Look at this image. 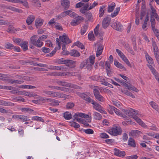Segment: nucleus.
I'll return each instance as SVG.
<instances>
[{"mask_svg": "<svg viewBox=\"0 0 159 159\" xmlns=\"http://www.w3.org/2000/svg\"><path fill=\"white\" fill-rule=\"evenodd\" d=\"M131 111L127 110L125 111V114L128 116H132L136 122L142 127L146 128L147 125L144 123L139 117H138L137 115L138 114V111L135 110H132Z\"/></svg>", "mask_w": 159, "mask_h": 159, "instance_id": "obj_1", "label": "nucleus"}, {"mask_svg": "<svg viewBox=\"0 0 159 159\" xmlns=\"http://www.w3.org/2000/svg\"><path fill=\"white\" fill-rule=\"evenodd\" d=\"M122 131L121 127L119 125H115L109 130L108 132L113 136H116L121 134L122 133Z\"/></svg>", "mask_w": 159, "mask_h": 159, "instance_id": "obj_2", "label": "nucleus"}, {"mask_svg": "<svg viewBox=\"0 0 159 159\" xmlns=\"http://www.w3.org/2000/svg\"><path fill=\"white\" fill-rule=\"evenodd\" d=\"M60 40L64 44H69L71 42V41L69 39L68 36L66 35L61 36L59 37V38H57L56 39V43L58 45L59 49H60L61 47V44L60 42Z\"/></svg>", "mask_w": 159, "mask_h": 159, "instance_id": "obj_3", "label": "nucleus"}, {"mask_svg": "<svg viewBox=\"0 0 159 159\" xmlns=\"http://www.w3.org/2000/svg\"><path fill=\"white\" fill-rule=\"evenodd\" d=\"M93 92L95 99L98 101L103 102L105 101V98L100 94L98 89H94Z\"/></svg>", "mask_w": 159, "mask_h": 159, "instance_id": "obj_4", "label": "nucleus"}, {"mask_svg": "<svg viewBox=\"0 0 159 159\" xmlns=\"http://www.w3.org/2000/svg\"><path fill=\"white\" fill-rule=\"evenodd\" d=\"M91 103L93 105V108L95 109L96 110L101 113H106L105 111L104 110L103 108L101 106L94 100H93Z\"/></svg>", "mask_w": 159, "mask_h": 159, "instance_id": "obj_5", "label": "nucleus"}, {"mask_svg": "<svg viewBox=\"0 0 159 159\" xmlns=\"http://www.w3.org/2000/svg\"><path fill=\"white\" fill-rule=\"evenodd\" d=\"M76 94L78 96L88 102L91 103L93 100L90 97L84 93L77 92Z\"/></svg>", "mask_w": 159, "mask_h": 159, "instance_id": "obj_6", "label": "nucleus"}, {"mask_svg": "<svg viewBox=\"0 0 159 159\" xmlns=\"http://www.w3.org/2000/svg\"><path fill=\"white\" fill-rule=\"evenodd\" d=\"M111 27L113 29L119 31H122L123 29L122 25L119 22L117 21L112 22Z\"/></svg>", "mask_w": 159, "mask_h": 159, "instance_id": "obj_7", "label": "nucleus"}, {"mask_svg": "<svg viewBox=\"0 0 159 159\" xmlns=\"http://www.w3.org/2000/svg\"><path fill=\"white\" fill-rule=\"evenodd\" d=\"M111 19L110 17L107 16L103 20L102 26L103 28H106L109 25Z\"/></svg>", "mask_w": 159, "mask_h": 159, "instance_id": "obj_8", "label": "nucleus"}, {"mask_svg": "<svg viewBox=\"0 0 159 159\" xmlns=\"http://www.w3.org/2000/svg\"><path fill=\"white\" fill-rule=\"evenodd\" d=\"M61 4L65 10H67L69 7L70 2L69 0H61Z\"/></svg>", "mask_w": 159, "mask_h": 159, "instance_id": "obj_9", "label": "nucleus"}, {"mask_svg": "<svg viewBox=\"0 0 159 159\" xmlns=\"http://www.w3.org/2000/svg\"><path fill=\"white\" fill-rule=\"evenodd\" d=\"M150 21L151 22L152 29L154 33H155L156 31H159L158 30L156 29L155 28L156 25L155 20V19L152 16L151 17Z\"/></svg>", "mask_w": 159, "mask_h": 159, "instance_id": "obj_10", "label": "nucleus"}, {"mask_svg": "<svg viewBox=\"0 0 159 159\" xmlns=\"http://www.w3.org/2000/svg\"><path fill=\"white\" fill-rule=\"evenodd\" d=\"M114 154L115 155L119 157H123L125 155V153L124 151H120L118 149H114Z\"/></svg>", "mask_w": 159, "mask_h": 159, "instance_id": "obj_11", "label": "nucleus"}, {"mask_svg": "<svg viewBox=\"0 0 159 159\" xmlns=\"http://www.w3.org/2000/svg\"><path fill=\"white\" fill-rule=\"evenodd\" d=\"M103 47L102 44H99L98 46L97 51L96 55L97 57L101 55L102 53Z\"/></svg>", "mask_w": 159, "mask_h": 159, "instance_id": "obj_12", "label": "nucleus"}, {"mask_svg": "<svg viewBox=\"0 0 159 159\" xmlns=\"http://www.w3.org/2000/svg\"><path fill=\"white\" fill-rule=\"evenodd\" d=\"M84 7L80 8V11L83 14H85L87 12V11H89L88 7H89V3H87L85 4L83 6Z\"/></svg>", "mask_w": 159, "mask_h": 159, "instance_id": "obj_13", "label": "nucleus"}, {"mask_svg": "<svg viewBox=\"0 0 159 159\" xmlns=\"http://www.w3.org/2000/svg\"><path fill=\"white\" fill-rule=\"evenodd\" d=\"M43 22V20L40 18H37L36 19L35 22L36 27L37 28H39L41 26Z\"/></svg>", "mask_w": 159, "mask_h": 159, "instance_id": "obj_14", "label": "nucleus"}, {"mask_svg": "<svg viewBox=\"0 0 159 159\" xmlns=\"http://www.w3.org/2000/svg\"><path fill=\"white\" fill-rule=\"evenodd\" d=\"M35 19V16L33 15H30L28 16L26 20V22L28 25H31Z\"/></svg>", "mask_w": 159, "mask_h": 159, "instance_id": "obj_15", "label": "nucleus"}, {"mask_svg": "<svg viewBox=\"0 0 159 159\" xmlns=\"http://www.w3.org/2000/svg\"><path fill=\"white\" fill-rule=\"evenodd\" d=\"M116 7V4L114 2H112L108 5L107 11L108 12H111L114 10Z\"/></svg>", "mask_w": 159, "mask_h": 159, "instance_id": "obj_16", "label": "nucleus"}, {"mask_svg": "<svg viewBox=\"0 0 159 159\" xmlns=\"http://www.w3.org/2000/svg\"><path fill=\"white\" fill-rule=\"evenodd\" d=\"M128 145L132 147H135L136 144L135 141L133 138L131 137L129 138Z\"/></svg>", "mask_w": 159, "mask_h": 159, "instance_id": "obj_17", "label": "nucleus"}, {"mask_svg": "<svg viewBox=\"0 0 159 159\" xmlns=\"http://www.w3.org/2000/svg\"><path fill=\"white\" fill-rule=\"evenodd\" d=\"M8 9L11 10L13 11H15L20 13H22L23 12V11L22 10L19 9L14 7H12L10 6H8Z\"/></svg>", "mask_w": 159, "mask_h": 159, "instance_id": "obj_18", "label": "nucleus"}, {"mask_svg": "<svg viewBox=\"0 0 159 159\" xmlns=\"http://www.w3.org/2000/svg\"><path fill=\"white\" fill-rule=\"evenodd\" d=\"M110 108L112 110H113L115 113L117 115L119 116L122 115V112L121 111L117 109L116 108L110 105Z\"/></svg>", "mask_w": 159, "mask_h": 159, "instance_id": "obj_19", "label": "nucleus"}, {"mask_svg": "<svg viewBox=\"0 0 159 159\" xmlns=\"http://www.w3.org/2000/svg\"><path fill=\"white\" fill-rule=\"evenodd\" d=\"M28 43L27 41L24 40L20 45L24 51H26L28 49Z\"/></svg>", "mask_w": 159, "mask_h": 159, "instance_id": "obj_20", "label": "nucleus"}, {"mask_svg": "<svg viewBox=\"0 0 159 159\" xmlns=\"http://www.w3.org/2000/svg\"><path fill=\"white\" fill-rule=\"evenodd\" d=\"M93 116L94 118L96 120H100L102 119V116L101 115L96 112H93Z\"/></svg>", "mask_w": 159, "mask_h": 159, "instance_id": "obj_21", "label": "nucleus"}, {"mask_svg": "<svg viewBox=\"0 0 159 159\" xmlns=\"http://www.w3.org/2000/svg\"><path fill=\"white\" fill-rule=\"evenodd\" d=\"M114 65L118 68H119L123 69L124 70H126L125 68L124 67V66L121 64L120 63H119L118 61H117L114 60Z\"/></svg>", "mask_w": 159, "mask_h": 159, "instance_id": "obj_22", "label": "nucleus"}, {"mask_svg": "<svg viewBox=\"0 0 159 159\" xmlns=\"http://www.w3.org/2000/svg\"><path fill=\"white\" fill-rule=\"evenodd\" d=\"M149 104L153 109L159 113V108L158 107L157 105L155 102L153 101L150 102H149Z\"/></svg>", "mask_w": 159, "mask_h": 159, "instance_id": "obj_23", "label": "nucleus"}, {"mask_svg": "<svg viewBox=\"0 0 159 159\" xmlns=\"http://www.w3.org/2000/svg\"><path fill=\"white\" fill-rule=\"evenodd\" d=\"M13 41L14 42L17 44L19 45L20 46L22 43L23 42V41L24 40L23 39L20 38H13Z\"/></svg>", "mask_w": 159, "mask_h": 159, "instance_id": "obj_24", "label": "nucleus"}, {"mask_svg": "<svg viewBox=\"0 0 159 159\" xmlns=\"http://www.w3.org/2000/svg\"><path fill=\"white\" fill-rule=\"evenodd\" d=\"M70 54L71 56L74 57H78L80 55V53L76 50H72L70 52Z\"/></svg>", "mask_w": 159, "mask_h": 159, "instance_id": "obj_25", "label": "nucleus"}, {"mask_svg": "<svg viewBox=\"0 0 159 159\" xmlns=\"http://www.w3.org/2000/svg\"><path fill=\"white\" fill-rule=\"evenodd\" d=\"M145 57L147 61L149 64H151V65L154 64L153 59L147 53L146 54Z\"/></svg>", "mask_w": 159, "mask_h": 159, "instance_id": "obj_26", "label": "nucleus"}, {"mask_svg": "<svg viewBox=\"0 0 159 159\" xmlns=\"http://www.w3.org/2000/svg\"><path fill=\"white\" fill-rule=\"evenodd\" d=\"M63 117L65 119L69 120L72 118V115L71 113L66 111L64 113Z\"/></svg>", "mask_w": 159, "mask_h": 159, "instance_id": "obj_27", "label": "nucleus"}, {"mask_svg": "<svg viewBox=\"0 0 159 159\" xmlns=\"http://www.w3.org/2000/svg\"><path fill=\"white\" fill-rule=\"evenodd\" d=\"M105 7L104 5H102L100 7L99 13V17H101L103 15Z\"/></svg>", "mask_w": 159, "mask_h": 159, "instance_id": "obj_28", "label": "nucleus"}, {"mask_svg": "<svg viewBox=\"0 0 159 159\" xmlns=\"http://www.w3.org/2000/svg\"><path fill=\"white\" fill-rule=\"evenodd\" d=\"M128 89L129 90H132L136 92H138L139 90L133 85L129 84L127 87Z\"/></svg>", "mask_w": 159, "mask_h": 159, "instance_id": "obj_29", "label": "nucleus"}, {"mask_svg": "<svg viewBox=\"0 0 159 159\" xmlns=\"http://www.w3.org/2000/svg\"><path fill=\"white\" fill-rule=\"evenodd\" d=\"M4 46L6 48L9 49H12L14 48V45L9 42L5 43Z\"/></svg>", "mask_w": 159, "mask_h": 159, "instance_id": "obj_30", "label": "nucleus"}, {"mask_svg": "<svg viewBox=\"0 0 159 159\" xmlns=\"http://www.w3.org/2000/svg\"><path fill=\"white\" fill-rule=\"evenodd\" d=\"M86 16V18L89 21H91L93 19V17L92 14L91 12H89L86 13L85 14H84Z\"/></svg>", "mask_w": 159, "mask_h": 159, "instance_id": "obj_31", "label": "nucleus"}, {"mask_svg": "<svg viewBox=\"0 0 159 159\" xmlns=\"http://www.w3.org/2000/svg\"><path fill=\"white\" fill-rule=\"evenodd\" d=\"M120 10V7H117L116 8L115 11L114 12L111 13V16L112 17H114L116 16Z\"/></svg>", "mask_w": 159, "mask_h": 159, "instance_id": "obj_32", "label": "nucleus"}, {"mask_svg": "<svg viewBox=\"0 0 159 159\" xmlns=\"http://www.w3.org/2000/svg\"><path fill=\"white\" fill-rule=\"evenodd\" d=\"M88 28V25H85L83 26L81 30V34L82 35H83L85 33Z\"/></svg>", "mask_w": 159, "mask_h": 159, "instance_id": "obj_33", "label": "nucleus"}, {"mask_svg": "<svg viewBox=\"0 0 159 159\" xmlns=\"http://www.w3.org/2000/svg\"><path fill=\"white\" fill-rule=\"evenodd\" d=\"M37 36L36 35H34L32 36L30 38V43H31L34 45V44H35L37 41Z\"/></svg>", "mask_w": 159, "mask_h": 159, "instance_id": "obj_34", "label": "nucleus"}, {"mask_svg": "<svg viewBox=\"0 0 159 159\" xmlns=\"http://www.w3.org/2000/svg\"><path fill=\"white\" fill-rule=\"evenodd\" d=\"M32 120H34L41 121L42 122H44V119L42 117L37 116H34L32 118Z\"/></svg>", "mask_w": 159, "mask_h": 159, "instance_id": "obj_35", "label": "nucleus"}, {"mask_svg": "<svg viewBox=\"0 0 159 159\" xmlns=\"http://www.w3.org/2000/svg\"><path fill=\"white\" fill-rule=\"evenodd\" d=\"M41 41V40H40L39 39H38L36 41L34 46L38 48L41 47L43 45V42Z\"/></svg>", "mask_w": 159, "mask_h": 159, "instance_id": "obj_36", "label": "nucleus"}, {"mask_svg": "<svg viewBox=\"0 0 159 159\" xmlns=\"http://www.w3.org/2000/svg\"><path fill=\"white\" fill-rule=\"evenodd\" d=\"M82 131L88 134H92L94 133L93 130L90 129H82Z\"/></svg>", "mask_w": 159, "mask_h": 159, "instance_id": "obj_37", "label": "nucleus"}, {"mask_svg": "<svg viewBox=\"0 0 159 159\" xmlns=\"http://www.w3.org/2000/svg\"><path fill=\"white\" fill-rule=\"evenodd\" d=\"M88 38L91 41H93L95 39V38L94 37V35L92 32H90L89 33L88 35Z\"/></svg>", "mask_w": 159, "mask_h": 159, "instance_id": "obj_38", "label": "nucleus"}, {"mask_svg": "<svg viewBox=\"0 0 159 159\" xmlns=\"http://www.w3.org/2000/svg\"><path fill=\"white\" fill-rule=\"evenodd\" d=\"M61 97V93H60L52 91V97L53 98H60Z\"/></svg>", "mask_w": 159, "mask_h": 159, "instance_id": "obj_39", "label": "nucleus"}, {"mask_svg": "<svg viewBox=\"0 0 159 159\" xmlns=\"http://www.w3.org/2000/svg\"><path fill=\"white\" fill-rule=\"evenodd\" d=\"M75 106V104L72 102H68L66 105V108L68 109H71Z\"/></svg>", "mask_w": 159, "mask_h": 159, "instance_id": "obj_40", "label": "nucleus"}, {"mask_svg": "<svg viewBox=\"0 0 159 159\" xmlns=\"http://www.w3.org/2000/svg\"><path fill=\"white\" fill-rule=\"evenodd\" d=\"M87 60L90 62L91 64H93L94 62L95 57L93 55L91 56Z\"/></svg>", "mask_w": 159, "mask_h": 159, "instance_id": "obj_41", "label": "nucleus"}, {"mask_svg": "<svg viewBox=\"0 0 159 159\" xmlns=\"http://www.w3.org/2000/svg\"><path fill=\"white\" fill-rule=\"evenodd\" d=\"M19 119L22 120L23 121H25L29 120V117H28L24 115H20Z\"/></svg>", "mask_w": 159, "mask_h": 159, "instance_id": "obj_42", "label": "nucleus"}, {"mask_svg": "<svg viewBox=\"0 0 159 159\" xmlns=\"http://www.w3.org/2000/svg\"><path fill=\"white\" fill-rule=\"evenodd\" d=\"M31 1L34 3V5L36 7H40L41 4L39 0H31Z\"/></svg>", "mask_w": 159, "mask_h": 159, "instance_id": "obj_43", "label": "nucleus"}, {"mask_svg": "<svg viewBox=\"0 0 159 159\" xmlns=\"http://www.w3.org/2000/svg\"><path fill=\"white\" fill-rule=\"evenodd\" d=\"M152 45L154 52L158 51V48L157 46L154 41H152Z\"/></svg>", "mask_w": 159, "mask_h": 159, "instance_id": "obj_44", "label": "nucleus"}, {"mask_svg": "<svg viewBox=\"0 0 159 159\" xmlns=\"http://www.w3.org/2000/svg\"><path fill=\"white\" fill-rule=\"evenodd\" d=\"M85 63L86 67L88 69L91 70L92 68V66L93 64H91V63L87 60H84Z\"/></svg>", "mask_w": 159, "mask_h": 159, "instance_id": "obj_45", "label": "nucleus"}, {"mask_svg": "<svg viewBox=\"0 0 159 159\" xmlns=\"http://www.w3.org/2000/svg\"><path fill=\"white\" fill-rule=\"evenodd\" d=\"M91 78L92 80L97 81H101L102 79L98 75L92 76L91 77Z\"/></svg>", "mask_w": 159, "mask_h": 159, "instance_id": "obj_46", "label": "nucleus"}, {"mask_svg": "<svg viewBox=\"0 0 159 159\" xmlns=\"http://www.w3.org/2000/svg\"><path fill=\"white\" fill-rule=\"evenodd\" d=\"M112 102L114 105L118 108H119L120 107V102L119 101L116 100H113L112 101Z\"/></svg>", "mask_w": 159, "mask_h": 159, "instance_id": "obj_47", "label": "nucleus"}, {"mask_svg": "<svg viewBox=\"0 0 159 159\" xmlns=\"http://www.w3.org/2000/svg\"><path fill=\"white\" fill-rule=\"evenodd\" d=\"M43 93L48 95V96L52 97V91L45 90L43 91Z\"/></svg>", "mask_w": 159, "mask_h": 159, "instance_id": "obj_48", "label": "nucleus"}, {"mask_svg": "<svg viewBox=\"0 0 159 159\" xmlns=\"http://www.w3.org/2000/svg\"><path fill=\"white\" fill-rule=\"evenodd\" d=\"M21 111L23 112H25L26 113L28 112L29 113H31L32 111H33V110H32L31 109L29 108H22L21 109Z\"/></svg>", "mask_w": 159, "mask_h": 159, "instance_id": "obj_49", "label": "nucleus"}, {"mask_svg": "<svg viewBox=\"0 0 159 159\" xmlns=\"http://www.w3.org/2000/svg\"><path fill=\"white\" fill-rule=\"evenodd\" d=\"M75 45L77 46L78 47L83 49L84 48V46L83 44L80 42H77L75 43Z\"/></svg>", "mask_w": 159, "mask_h": 159, "instance_id": "obj_50", "label": "nucleus"}, {"mask_svg": "<svg viewBox=\"0 0 159 159\" xmlns=\"http://www.w3.org/2000/svg\"><path fill=\"white\" fill-rule=\"evenodd\" d=\"M151 9L152 10L151 16L152 17V16H154L155 15H157V13L156 10L153 7L151 6Z\"/></svg>", "mask_w": 159, "mask_h": 159, "instance_id": "obj_51", "label": "nucleus"}, {"mask_svg": "<svg viewBox=\"0 0 159 159\" xmlns=\"http://www.w3.org/2000/svg\"><path fill=\"white\" fill-rule=\"evenodd\" d=\"M20 2L19 3L23 4V5L26 8H29L28 4L26 0H23V1L20 0Z\"/></svg>", "mask_w": 159, "mask_h": 159, "instance_id": "obj_52", "label": "nucleus"}, {"mask_svg": "<svg viewBox=\"0 0 159 159\" xmlns=\"http://www.w3.org/2000/svg\"><path fill=\"white\" fill-rule=\"evenodd\" d=\"M154 54L158 64L159 65V52L157 51L154 52Z\"/></svg>", "mask_w": 159, "mask_h": 159, "instance_id": "obj_53", "label": "nucleus"}, {"mask_svg": "<svg viewBox=\"0 0 159 159\" xmlns=\"http://www.w3.org/2000/svg\"><path fill=\"white\" fill-rule=\"evenodd\" d=\"M60 103V102L59 101L53 99L52 103V105L55 106H57L59 105Z\"/></svg>", "mask_w": 159, "mask_h": 159, "instance_id": "obj_54", "label": "nucleus"}, {"mask_svg": "<svg viewBox=\"0 0 159 159\" xmlns=\"http://www.w3.org/2000/svg\"><path fill=\"white\" fill-rule=\"evenodd\" d=\"M70 87L76 89H82V88L81 87L79 86L76 84H70Z\"/></svg>", "mask_w": 159, "mask_h": 159, "instance_id": "obj_55", "label": "nucleus"}, {"mask_svg": "<svg viewBox=\"0 0 159 159\" xmlns=\"http://www.w3.org/2000/svg\"><path fill=\"white\" fill-rule=\"evenodd\" d=\"M80 23V22L77 20H73L70 22L71 25L73 26H75L78 25Z\"/></svg>", "mask_w": 159, "mask_h": 159, "instance_id": "obj_56", "label": "nucleus"}, {"mask_svg": "<svg viewBox=\"0 0 159 159\" xmlns=\"http://www.w3.org/2000/svg\"><path fill=\"white\" fill-rule=\"evenodd\" d=\"M100 136L101 138L103 139H107L109 138L108 135L106 133H101L100 134Z\"/></svg>", "mask_w": 159, "mask_h": 159, "instance_id": "obj_57", "label": "nucleus"}, {"mask_svg": "<svg viewBox=\"0 0 159 159\" xmlns=\"http://www.w3.org/2000/svg\"><path fill=\"white\" fill-rule=\"evenodd\" d=\"M34 69L35 70L39 71H48V70L46 69L38 67L34 68Z\"/></svg>", "mask_w": 159, "mask_h": 159, "instance_id": "obj_58", "label": "nucleus"}, {"mask_svg": "<svg viewBox=\"0 0 159 159\" xmlns=\"http://www.w3.org/2000/svg\"><path fill=\"white\" fill-rule=\"evenodd\" d=\"M14 106V104L12 102L8 101H5L4 106L13 107Z\"/></svg>", "mask_w": 159, "mask_h": 159, "instance_id": "obj_59", "label": "nucleus"}, {"mask_svg": "<svg viewBox=\"0 0 159 159\" xmlns=\"http://www.w3.org/2000/svg\"><path fill=\"white\" fill-rule=\"evenodd\" d=\"M24 82L23 80H13V84H20Z\"/></svg>", "mask_w": 159, "mask_h": 159, "instance_id": "obj_60", "label": "nucleus"}, {"mask_svg": "<svg viewBox=\"0 0 159 159\" xmlns=\"http://www.w3.org/2000/svg\"><path fill=\"white\" fill-rule=\"evenodd\" d=\"M41 49L43 52L46 53H48L50 51V49L46 47H43Z\"/></svg>", "mask_w": 159, "mask_h": 159, "instance_id": "obj_61", "label": "nucleus"}, {"mask_svg": "<svg viewBox=\"0 0 159 159\" xmlns=\"http://www.w3.org/2000/svg\"><path fill=\"white\" fill-rule=\"evenodd\" d=\"M138 158V156L137 155L128 156L126 157L127 159H137Z\"/></svg>", "mask_w": 159, "mask_h": 159, "instance_id": "obj_62", "label": "nucleus"}, {"mask_svg": "<svg viewBox=\"0 0 159 159\" xmlns=\"http://www.w3.org/2000/svg\"><path fill=\"white\" fill-rule=\"evenodd\" d=\"M75 61H74L68 60V62H67V65L66 66H71L75 64Z\"/></svg>", "mask_w": 159, "mask_h": 159, "instance_id": "obj_63", "label": "nucleus"}, {"mask_svg": "<svg viewBox=\"0 0 159 159\" xmlns=\"http://www.w3.org/2000/svg\"><path fill=\"white\" fill-rule=\"evenodd\" d=\"M63 60V58H61V59H56L54 61V62L55 63H58V64H62V61Z\"/></svg>", "mask_w": 159, "mask_h": 159, "instance_id": "obj_64", "label": "nucleus"}]
</instances>
